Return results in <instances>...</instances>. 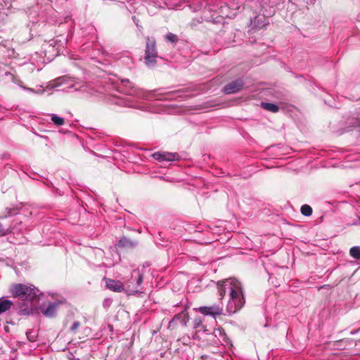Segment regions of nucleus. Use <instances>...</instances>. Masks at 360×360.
I'll return each mask as SVG.
<instances>
[{
	"mask_svg": "<svg viewBox=\"0 0 360 360\" xmlns=\"http://www.w3.org/2000/svg\"><path fill=\"white\" fill-rule=\"evenodd\" d=\"M118 90L123 92L127 96L134 98L131 100L129 97H121L115 95H111L109 101L118 105L127 106L138 109H143V105L139 102L140 100H150L152 98L157 100H172L180 97V91H166L165 89H160L152 91H146L136 86L129 79H122L118 86Z\"/></svg>",
	"mask_w": 360,
	"mask_h": 360,
	"instance_id": "f257e3e1",
	"label": "nucleus"
},
{
	"mask_svg": "<svg viewBox=\"0 0 360 360\" xmlns=\"http://www.w3.org/2000/svg\"><path fill=\"white\" fill-rule=\"evenodd\" d=\"M218 292L222 300L226 292L229 294V300L226 310L229 314H234L240 309L245 304L241 283L234 278H229L218 282Z\"/></svg>",
	"mask_w": 360,
	"mask_h": 360,
	"instance_id": "f03ea898",
	"label": "nucleus"
},
{
	"mask_svg": "<svg viewBox=\"0 0 360 360\" xmlns=\"http://www.w3.org/2000/svg\"><path fill=\"white\" fill-rule=\"evenodd\" d=\"M10 292L14 297L26 302V307H21L20 311L23 315H27L32 311L33 303L38 301L40 295L39 290L34 285L22 283L11 285Z\"/></svg>",
	"mask_w": 360,
	"mask_h": 360,
	"instance_id": "7ed1b4c3",
	"label": "nucleus"
},
{
	"mask_svg": "<svg viewBox=\"0 0 360 360\" xmlns=\"http://www.w3.org/2000/svg\"><path fill=\"white\" fill-rule=\"evenodd\" d=\"M143 275L139 269L133 270L131 280L124 283L125 290L132 295L141 292L139 287L143 283Z\"/></svg>",
	"mask_w": 360,
	"mask_h": 360,
	"instance_id": "20e7f679",
	"label": "nucleus"
},
{
	"mask_svg": "<svg viewBox=\"0 0 360 360\" xmlns=\"http://www.w3.org/2000/svg\"><path fill=\"white\" fill-rule=\"evenodd\" d=\"M158 52L156 49V42L155 39L147 37L145 63L148 66L154 65L156 63Z\"/></svg>",
	"mask_w": 360,
	"mask_h": 360,
	"instance_id": "39448f33",
	"label": "nucleus"
},
{
	"mask_svg": "<svg viewBox=\"0 0 360 360\" xmlns=\"http://www.w3.org/2000/svg\"><path fill=\"white\" fill-rule=\"evenodd\" d=\"M65 302L64 299H57L53 302H49L47 306L44 305L41 307V311L46 317H54L58 307L63 304Z\"/></svg>",
	"mask_w": 360,
	"mask_h": 360,
	"instance_id": "423d86ee",
	"label": "nucleus"
},
{
	"mask_svg": "<svg viewBox=\"0 0 360 360\" xmlns=\"http://www.w3.org/2000/svg\"><path fill=\"white\" fill-rule=\"evenodd\" d=\"M189 320L188 313L186 310L176 314L169 323V328H174L179 322L182 326H185Z\"/></svg>",
	"mask_w": 360,
	"mask_h": 360,
	"instance_id": "0eeeda50",
	"label": "nucleus"
},
{
	"mask_svg": "<svg viewBox=\"0 0 360 360\" xmlns=\"http://www.w3.org/2000/svg\"><path fill=\"white\" fill-rule=\"evenodd\" d=\"M198 311L204 315H210L212 316H215L216 315H221L223 314V308L221 304H213L209 307H200Z\"/></svg>",
	"mask_w": 360,
	"mask_h": 360,
	"instance_id": "6e6552de",
	"label": "nucleus"
},
{
	"mask_svg": "<svg viewBox=\"0 0 360 360\" xmlns=\"http://www.w3.org/2000/svg\"><path fill=\"white\" fill-rule=\"evenodd\" d=\"M153 157L160 162L174 161L178 160L180 158V156L177 153L169 152H156L153 155Z\"/></svg>",
	"mask_w": 360,
	"mask_h": 360,
	"instance_id": "1a4fd4ad",
	"label": "nucleus"
},
{
	"mask_svg": "<svg viewBox=\"0 0 360 360\" xmlns=\"http://www.w3.org/2000/svg\"><path fill=\"white\" fill-rule=\"evenodd\" d=\"M105 281L106 288L113 292H121L126 291L124 283L120 281H116L111 278H105Z\"/></svg>",
	"mask_w": 360,
	"mask_h": 360,
	"instance_id": "9d476101",
	"label": "nucleus"
},
{
	"mask_svg": "<svg viewBox=\"0 0 360 360\" xmlns=\"http://www.w3.org/2000/svg\"><path fill=\"white\" fill-rule=\"evenodd\" d=\"M243 84L244 83L241 79H236L226 84L224 87L223 91L226 94H234L239 91L243 87Z\"/></svg>",
	"mask_w": 360,
	"mask_h": 360,
	"instance_id": "9b49d317",
	"label": "nucleus"
},
{
	"mask_svg": "<svg viewBox=\"0 0 360 360\" xmlns=\"http://www.w3.org/2000/svg\"><path fill=\"white\" fill-rule=\"evenodd\" d=\"M0 82L5 84L11 82L18 86H21L22 81L10 72H6L4 75L0 76Z\"/></svg>",
	"mask_w": 360,
	"mask_h": 360,
	"instance_id": "f8f14e48",
	"label": "nucleus"
},
{
	"mask_svg": "<svg viewBox=\"0 0 360 360\" xmlns=\"http://www.w3.org/2000/svg\"><path fill=\"white\" fill-rule=\"evenodd\" d=\"M13 305L12 301L5 298L4 297L0 298V315L6 311L9 310Z\"/></svg>",
	"mask_w": 360,
	"mask_h": 360,
	"instance_id": "ddd939ff",
	"label": "nucleus"
},
{
	"mask_svg": "<svg viewBox=\"0 0 360 360\" xmlns=\"http://www.w3.org/2000/svg\"><path fill=\"white\" fill-rule=\"evenodd\" d=\"M92 252L95 256V262H98L96 264L98 266H102L103 265V255L104 252L101 248H95L92 250Z\"/></svg>",
	"mask_w": 360,
	"mask_h": 360,
	"instance_id": "4468645a",
	"label": "nucleus"
},
{
	"mask_svg": "<svg viewBox=\"0 0 360 360\" xmlns=\"http://www.w3.org/2000/svg\"><path fill=\"white\" fill-rule=\"evenodd\" d=\"M261 105L264 109L272 112H277L279 110V108L277 105L271 103L262 102Z\"/></svg>",
	"mask_w": 360,
	"mask_h": 360,
	"instance_id": "2eb2a0df",
	"label": "nucleus"
},
{
	"mask_svg": "<svg viewBox=\"0 0 360 360\" xmlns=\"http://www.w3.org/2000/svg\"><path fill=\"white\" fill-rule=\"evenodd\" d=\"M349 255L352 258L360 260V245L351 248Z\"/></svg>",
	"mask_w": 360,
	"mask_h": 360,
	"instance_id": "dca6fc26",
	"label": "nucleus"
},
{
	"mask_svg": "<svg viewBox=\"0 0 360 360\" xmlns=\"http://www.w3.org/2000/svg\"><path fill=\"white\" fill-rule=\"evenodd\" d=\"M50 116H51V121L53 122V123L55 125L58 127V126H62L64 124V123H65L64 118L59 117L56 114H51Z\"/></svg>",
	"mask_w": 360,
	"mask_h": 360,
	"instance_id": "f3484780",
	"label": "nucleus"
},
{
	"mask_svg": "<svg viewBox=\"0 0 360 360\" xmlns=\"http://www.w3.org/2000/svg\"><path fill=\"white\" fill-rule=\"evenodd\" d=\"M301 213L306 216V217H309L310 215H311L312 214V208L308 205H304L301 207Z\"/></svg>",
	"mask_w": 360,
	"mask_h": 360,
	"instance_id": "a211bd4d",
	"label": "nucleus"
},
{
	"mask_svg": "<svg viewBox=\"0 0 360 360\" xmlns=\"http://www.w3.org/2000/svg\"><path fill=\"white\" fill-rule=\"evenodd\" d=\"M165 39L167 41H168L171 43H176V42H177V41L179 39L178 37L176 34L171 33V32H169L168 34H166Z\"/></svg>",
	"mask_w": 360,
	"mask_h": 360,
	"instance_id": "6ab92c4d",
	"label": "nucleus"
},
{
	"mask_svg": "<svg viewBox=\"0 0 360 360\" xmlns=\"http://www.w3.org/2000/svg\"><path fill=\"white\" fill-rule=\"evenodd\" d=\"M119 245H120V246H122V247H129V246H133L134 245V243H132L131 241H130L129 240H128L127 238H122L121 240H120Z\"/></svg>",
	"mask_w": 360,
	"mask_h": 360,
	"instance_id": "aec40b11",
	"label": "nucleus"
},
{
	"mask_svg": "<svg viewBox=\"0 0 360 360\" xmlns=\"http://www.w3.org/2000/svg\"><path fill=\"white\" fill-rule=\"evenodd\" d=\"M69 89H74L75 91H81L82 92H87L89 90V86L86 85H82L79 86V88H77L75 86V84L71 85L68 86Z\"/></svg>",
	"mask_w": 360,
	"mask_h": 360,
	"instance_id": "412c9836",
	"label": "nucleus"
},
{
	"mask_svg": "<svg viewBox=\"0 0 360 360\" xmlns=\"http://www.w3.org/2000/svg\"><path fill=\"white\" fill-rule=\"evenodd\" d=\"M79 321H75L72 326H71L70 328V330L72 331V332H75L77 330V328H79Z\"/></svg>",
	"mask_w": 360,
	"mask_h": 360,
	"instance_id": "4be33fe9",
	"label": "nucleus"
},
{
	"mask_svg": "<svg viewBox=\"0 0 360 360\" xmlns=\"http://www.w3.org/2000/svg\"><path fill=\"white\" fill-rule=\"evenodd\" d=\"M5 4L7 6L6 11V9L2 8L1 11V13H2L3 14L7 15L8 14L7 11H8L9 8L11 7V4L9 2H5Z\"/></svg>",
	"mask_w": 360,
	"mask_h": 360,
	"instance_id": "5701e85b",
	"label": "nucleus"
},
{
	"mask_svg": "<svg viewBox=\"0 0 360 360\" xmlns=\"http://www.w3.org/2000/svg\"><path fill=\"white\" fill-rule=\"evenodd\" d=\"M21 88H22L24 90L27 91H29L30 93H34V92H37V91L34 89H32V88H30V87H26V86H24L21 84V86H20Z\"/></svg>",
	"mask_w": 360,
	"mask_h": 360,
	"instance_id": "b1692460",
	"label": "nucleus"
},
{
	"mask_svg": "<svg viewBox=\"0 0 360 360\" xmlns=\"http://www.w3.org/2000/svg\"><path fill=\"white\" fill-rule=\"evenodd\" d=\"M31 333H32L31 332H27L26 335H27V338L29 339V340L34 342V341H35V337L32 335Z\"/></svg>",
	"mask_w": 360,
	"mask_h": 360,
	"instance_id": "393cba45",
	"label": "nucleus"
},
{
	"mask_svg": "<svg viewBox=\"0 0 360 360\" xmlns=\"http://www.w3.org/2000/svg\"><path fill=\"white\" fill-rule=\"evenodd\" d=\"M111 303V300L110 299H105L103 302L104 307H108Z\"/></svg>",
	"mask_w": 360,
	"mask_h": 360,
	"instance_id": "a878e982",
	"label": "nucleus"
},
{
	"mask_svg": "<svg viewBox=\"0 0 360 360\" xmlns=\"http://www.w3.org/2000/svg\"><path fill=\"white\" fill-rule=\"evenodd\" d=\"M195 327L197 328L201 324V320L200 319H195L194 320Z\"/></svg>",
	"mask_w": 360,
	"mask_h": 360,
	"instance_id": "bb28decb",
	"label": "nucleus"
},
{
	"mask_svg": "<svg viewBox=\"0 0 360 360\" xmlns=\"http://www.w3.org/2000/svg\"><path fill=\"white\" fill-rule=\"evenodd\" d=\"M37 91V92H34V94H41L44 92V90L41 88H39L38 89H35Z\"/></svg>",
	"mask_w": 360,
	"mask_h": 360,
	"instance_id": "cd10ccee",
	"label": "nucleus"
},
{
	"mask_svg": "<svg viewBox=\"0 0 360 360\" xmlns=\"http://www.w3.org/2000/svg\"><path fill=\"white\" fill-rule=\"evenodd\" d=\"M217 332L219 333V334H221V331L219 329H218L217 331H215L216 336H217V334H216Z\"/></svg>",
	"mask_w": 360,
	"mask_h": 360,
	"instance_id": "c85d7f7f",
	"label": "nucleus"
},
{
	"mask_svg": "<svg viewBox=\"0 0 360 360\" xmlns=\"http://www.w3.org/2000/svg\"><path fill=\"white\" fill-rule=\"evenodd\" d=\"M359 221H360V218L359 219Z\"/></svg>",
	"mask_w": 360,
	"mask_h": 360,
	"instance_id": "c756f323",
	"label": "nucleus"
}]
</instances>
